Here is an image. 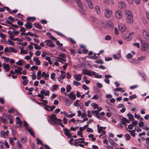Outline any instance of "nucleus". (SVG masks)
Returning a JSON list of instances; mask_svg holds the SVG:
<instances>
[{
	"label": "nucleus",
	"mask_w": 149,
	"mask_h": 149,
	"mask_svg": "<svg viewBox=\"0 0 149 149\" xmlns=\"http://www.w3.org/2000/svg\"><path fill=\"white\" fill-rule=\"evenodd\" d=\"M104 15L107 18L111 17L112 15V11L109 9L105 8L104 10Z\"/></svg>",
	"instance_id": "423d86ee"
},
{
	"label": "nucleus",
	"mask_w": 149,
	"mask_h": 149,
	"mask_svg": "<svg viewBox=\"0 0 149 149\" xmlns=\"http://www.w3.org/2000/svg\"><path fill=\"white\" fill-rule=\"evenodd\" d=\"M26 130H28V132L31 135L33 136L34 137H35L34 133L32 128L29 127V128H28Z\"/></svg>",
	"instance_id": "5701e85b"
},
{
	"label": "nucleus",
	"mask_w": 149,
	"mask_h": 149,
	"mask_svg": "<svg viewBox=\"0 0 149 149\" xmlns=\"http://www.w3.org/2000/svg\"><path fill=\"white\" fill-rule=\"evenodd\" d=\"M119 30L122 32H123L126 29V27L125 25L123 24H120L118 26Z\"/></svg>",
	"instance_id": "ddd939ff"
},
{
	"label": "nucleus",
	"mask_w": 149,
	"mask_h": 149,
	"mask_svg": "<svg viewBox=\"0 0 149 149\" xmlns=\"http://www.w3.org/2000/svg\"><path fill=\"white\" fill-rule=\"evenodd\" d=\"M86 76H85L83 77V79L84 80L86 83V84H88L90 82V81L89 80H88Z\"/></svg>",
	"instance_id": "79ce46f5"
},
{
	"label": "nucleus",
	"mask_w": 149,
	"mask_h": 149,
	"mask_svg": "<svg viewBox=\"0 0 149 149\" xmlns=\"http://www.w3.org/2000/svg\"><path fill=\"white\" fill-rule=\"evenodd\" d=\"M107 27L109 28H113V25L112 22L110 21H109L107 22Z\"/></svg>",
	"instance_id": "2f4dec72"
},
{
	"label": "nucleus",
	"mask_w": 149,
	"mask_h": 149,
	"mask_svg": "<svg viewBox=\"0 0 149 149\" xmlns=\"http://www.w3.org/2000/svg\"><path fill=\"white\" fill-rule=\"evenodd\" d=\"M1 58L2 59H4V61L6 62H8L9 60V58L8 57L2 56L1 57Z\"/></svg>",
	"instance_id": "de8ad7c7"
},
{
	"label": "nucleus",
	"mask_w": 149,
	"mask_h": 149,
	"mask_svg": "<svg viewBox=\"0 0 149 149\" xmlns=\"http://www.w3.org/2000/svg\"><path fill=\"white\" fill-rule=\"evenodd\" d=\"M22 61L24 62V61L19 60L18 62L16 63V64L19 66H22L23 64V63Z\"/></svg>",
	"instance_id": "4c0bfd02"
},
{
	"label": "nucleus",
	"mask_w": 149,
	"mask_h": 149,
	"mask_svg": "<svg viewBox=\"0 0 149 149\" xmlns=\"http://www.w3.org/2000/svg\"><path fill=\"white\" fill-rule=\"evenodd\" d=\"M24 26L26 28L31 29L32 27V23L29 22H27L24 24Z\"/></svg>",
	"instance_id": "aec40b11"
},
{
	"label": "nucleus",
	"mask_w": 149,
	"mask_h": 149,
	"mask_svg": "<svg viewBox=\"0 0 149 149\" xmlns=\"http://www.w3.org/2000/svg\"><path fill=\"white\" fill-rule=\"evenodd\" d=\"M65 134L68 137H71V134L70 132V130H68L67 128H65L63 130Z\"/></svg>",
	"instance_id": "dca6fc26"
},
{
	"label": "nucleus",
	"mask_w": 149,
	"mask_h": 149,
	"mask_svg": "<svg viewBox=\"0 0 149 149\" xmlns=\"http://www.w3.org/2000/svg\"><path fill=\"white\" fill-rule=\"evenodd\" d=\"M49 91L48 90L45 91V90H42L40 91L41 94H39L37 96L42 99L44 98V95L45 96H49Z\"/></svg>",
	"instance_id": "20e7f679"
},
{
	"label": "nucleus",
	"mask_w": 149,
	"mask_h": 149,
	"mask_svg": "<svg viewBox=\"0 0 149 149\" xmlns=\"http://www.w3.org/2000/svg\"><path fill=\"white\" fill-rule=\"evenodd\" d=\"M118 6L122 8L125 6V4L122 1L119 3Z\"/></svg>",
	"instance_id": "13d9d810"
},
{
	"label": "nucleus",
	"mask_w": 149,
	"mask_h": 149,
	"mask_svg": "<svg viewBox=\"0 0 149 149\" xmlns=\"http://www.w3.org/2000/svg\"><path fill=\"white\" fill-rule=\"evenodd\" d=\"M111 37L109 35H107L105 37V39L107 40H111Z\"/></svg>",
	"instance_id": "8fccbe9b"
},
{
	"label": "nucleus",
	"mask_w": 149,
	"mask_h": 149,
	"mask_svg": "<svg viewBox=\"0 0 149 149\" xmlns=\"http://www.w3.org/2000/svg\"><path fill=\"white\" fill-rule=\"evenodd\" d=\"M141 50L142 51H146L148 48V44L147 42L141 40Z\"/></svg>",
	"instance_id": "39448f33"
},
{
	"label": "nucleus",
	"mask_w": 149,
	"mask_h": 149,
	"mask_svg": "<svg viewBox=\"0 0 149 149\" xmlns=\"http://www.w3.org/2000/svg\"><path fill=\"white\" fill-rule=\"evenodd\" d=\"M0 119L1 121L3 122L4 124H6L8 123V120L6 119L1 117L0 118Z\"/></svg>",
	"instance_id": "e433bc0d"
},
{
	"label": "nucleus",
	"mask_w": 149,
	"mask_h": 149,
	"mask_svg": "<svg viewBox=\"0 0 149 149\" xmlns=\"http://www.w3.org/2000/svg\"><path fill=\"white\" fill-rule=\"evenodd\" d=\"M132 55L130 53L128 54L126 56V58H130L132 57Z\"/></svg>",
	"instance_id": "052dcab7"
},
{
	"label": "nucleus",
	"mask_w": 149,
	"mask_h": 149,
	"mask_svg": "<svg viewBox=\"0 0 149 149\" xmlns=\"http://www.w3.org/2000/svg\"><path fill=\"white\" fill-rule=\"evenodd\" d=\"M69 39L71 43L73 44H75L76 43L75 41L73 39L69 38Z\"/></svg>",
	"instance_id": "69168bd1"
},
{
	"label": "nucleus",
	"mask_w": 149,
	"mask_h": 149,
	"mask_svg": "<svg viewBox=\"0 0 149 149\" xmlns=\"http://www.w3.org/2000/svg\"><path fill=\"white\" fill-rule=\"evenodd\" d=\"M45 109L47 111H52L55 108V106L53 105L50 106L47 105H45Z\"/></svg>",
	"instance_id": "4468645a"
},
{
	"label": "nucleus",
	"mask_w": 149,
	"mask_h": 149,
	"mask_svg": "<svg viewBox=\"0 0 149 149\" xmlns=\"http://www.w3.org/2000/svg\"><path fill=\"white\" fill-rule=\"evenodd\" d=\"M127 115L130 120H132L134 119L133 115L132 114L130 113H128Z\"/></svg>",
	"instance_id": "a19ab883"
},
{
	"label": "nucleus",
	"mask_w": 149,
	"mask_h": 149,
	"mask_svg": "<svg viewBox=\"0 0 149 149\" xmlns=\"http://www.w3.org/2000/svg\"><path fill=\"white\" fill-rule=\"evenodd\" d=\"M87 3L89 8L90 9L93 8V5L91 1H90L87 2Z\"/></svg>",
	"instance_id": "c03bdc74"
},
{
	"label": "nucleus",
	"mask_w": 149,
	"mask_h": 149,
	"mask_svg": "<svg viewBox=\"0 0 149 149\" xmlns=\"http://www.w3.org/2000/svg\"><path fill=\"white\" fill-rule=\"evenodd\" d=\"M22 68L21 67H17V69L15 70V72L17 73V74H21V71L22 70Z\"/></svg>",
	"instance_id": "4be33fe9"
},
{
	"label": "nucleus",
	"mask_w": 149,
	"mask_h": 149,
	"mask_svg": "<svg viewBox=\"0 0 149 149\" xmlns=\"http://www.w3.org/2000/svg\"><path fill=\"white\" fill-rule=\"evenodd\" d=\"M29 80L28 79H25L22 82V84L23 85L25 86L28 83Z\"/></svg>",
	"instance_id": "0e129e2a"
},
{
	"label": "nucleus",
	"mask_w": 149,
	"mask_h": 149,
	"mask_svg": "<svg viewBox=\"0 0 149 149\" xmlns=\"http://www.w3.org/2000/svg\"><path fill=\"white\" fill-rule=\"evenodd\" d=\"M46 59L48 61L49 63L50 64V65L52 64V63L51 62V60L49 57H47V56L46 57Z\"/></svg>",
	"instance_id": "338daca9"
},
{
	"label": "nucleus",
	"mask_w": 149,
	"mask_h": 149,
	"mask_svg": "<svg viewBox=\"0 0 149 149\" xmlns=\"http://www.w3.org/2000/svg\"><path fill=\"white\" fill-rule=\"evenodd\" d=\"M126 17L125 19L127 23L128 24H131L133 22V14L131 11L126 10L125 12Z\"/></svg>",
	"instance_id": "f257e3e1"
},
{
	"label": "nucleus",
	"mask_w": 149,
	"mask_h": 149,
	"mask_svg": "<svg viewBox=\"0 0 149 149\" xmlns=\"http://www.w3.org/2000/svg\"><path fill=\"white\" fill-rule=\"evenodd\" d=\"M21 141L22 143H25L27 142V140L25 137H21L20 138Z\"/></svg>",
	"instance_id": "ea45409f"
},
{
	"label": "nucleus",
	"mask_w": 149,
	"mask_h": 149,
	"mask_svg": "<svg viewBox=\"0 0 149 149\" xmlns=\"http://www.w3.org/2000/svg\"><path fill=\"white\" fill-rule=\"evenodd\" d=\"M65 101L66 102V104L68 106H69L72 103L70 100L68 98L65 99Z\"/></svg>",
	"instance_id": "c756f323"
},
{
	"label": "nucleus",
	"mask_w": 149,
	"mask_h": 149,
	"mask_svg": "<svg viewBox=\"0 0 149 149\" xmlns=\"http://www.w3.org/2000/svg\"><path fill=\"white\" fill-rule=\"evenodd\" d=\"M93 75H94L95 76V77L97 78H100V79L102 77V76L101 75H99L98 74L96 73L95 72V74H93Z\"/></svg>",
	"instance_id": "49530a36"
},
{
	"label": "nucleus",
	"mask_w": 149,
	"mask_h": 149,
	"mask_svg": "<svg viewBox=\"0 0 149 149\" xmlns=\"http://www.w3.org/2000/svg\"><path fill=\"white\" fill-rule=\"evenodd\" d=\"M6 37V36L5 34L1 33H0V37L2 39H5Z\"/></svg>",
	"instance_id": "680f3d73"
},
{
	"label": "nucleus",
	"mask_w": 149,
	"mask_h": 149,
	"mask_svg": "<svg viewBox=\"0 0 149 149\" xmlns=\"http://www.w3.org/2000/svg\"><path fill=\"white\" fill-rule=\"evenodd\" d=\"M33 60L34 62H35L36 65H40L41 61L39 60L38 58L36 57L33 58Z\"/></svg>",
	"instance_id": "412c9836"
},
{
	"label": "nucleus",
	"mask_w": 149,
	"mask_h": 149,
	"mask_svg": "<svg viewBox=\"0 0 149 149\" xmlns=\"http://www.w3.org/2000/svg\"><path fill=\"white\" fill-rule=\"evenodd\" d=\"M31 44L34 45V48L36 49L40 50L41 48V47L37 44H34L31 42Z\"/></svg>",
	"instance_id": "473e14b6"
},
{
	"label": "nucleus",
	"mask_w": 149,
	"mask_h": 149,
	"mask_svg": "<svg viewBox=\"0 0 149 149\" xmlns=\"http://www.w3.org/2000/svg\"><path fill=\"white\" fill-rule=\"evenodd\" d=\"M97 54L95 53L93 54V56H91L90 57L91 59H96L98 58V56H96Z\"/></svg>",
	"instance_id": "58836bf2"
},
{
	"label": "nucleus",
	"mask_w": 149,
	"mask_h": 149,
	"mask_svg": "<svg viewBox=\"0 0 149 149\" xmlns=\"http://www.w3.org/2000/svg\"><path fill=\"white\" fill-rule=\"evenodd\" d=\"M109 142L110 144L113 146L116 147L117 146L116 143L112 139H109Z\"/></svg>",
	"instance_id": "bb28decb"
},
{
	"label": "nucleus",
	"mask_w": 149,
	"mask_h": 149,
	"mask_svg": "<svg viewBox=\"0 0 149 149\" xmlns=\"http://www.w3.org/2000/svg\"><path fill=\"white\" fill-rule=\"evenodd\" d=\"M145 58V56H141L138 58L137 59L138 61H142L144 60Z\"/></svg>",
	"instance_id": "e2e57ef3"
},
{
	"label": "nucleus",
	"mask_w": 149,
	"mask_h": 149,
	"mask_svg": "<svg viewBox=\"0 0 149 149\" xmlns=\"http://www.w3.org/2000/svg\"><path fill=\"white\" fill-rule=\"evenodd\" d=\"M130 62L131 63L134 64H137L139 63V61H138V59L136 60L134 58L132 59L131 60Z\"/></svg>",
	"instance_id": "7c9ffc66"
},
{
	"label": "nucleus",
	"mask_w": 149,
	"mask_h": 149,
	"mask_svg": "<svg viewBox=\"0 0 149 149\" xmlns=\"http://www.w3.org/2000/svg\"><path fill=\"white\" fill-rule=\"evenodd\" d=\"M135 130L138 132H139L141 131V129L138 126H136L135 127Z\"/></svg>",
	"instance_id": "bf43d9fd"
},
{
	"label": "nucleus",
	"mask_w": 149,
	"mask_h": 149,
	"mask_svg": "<svg viewBox=\"0 0 149 149\" xmlns=\"http://www.w3.org/2000/svg\"><path fill=\"white\" fill-rule=\"evenodd\" d=\"M95 11L97 14H99L100 12V9L99 7L98 6H96L94 7Z\"/></svg>",
	"instance_id": "c85d7f7f"
},
{
	"label": "nucleus",
	"mask_w": 149,
	"mask_h": 149,
	"mask_svg": "<svg viewBox=\"0 0 149 149\" xmlns=\"http://www.w3.org/2000/svg\"><path fill=\"white\" fill-rule=\"evenodd\" d=\"M120 123L123 124L124 126H126V124L127 123H130V121L129 120H128L126 118L124 117H121L120 118Z\"/></svg>",
	"instance_id": "6e6552de"
},
{
	"label": "nucleus",
	"mask_w": 149,
	"mask_h": 149,
	"mask_svg": "<svg viewBox=\"0 0 149 149\" xmlns=\"http://www.w3.org/2000/svg\"><path fill=\"white\" fill-rule=\"evenodd\" d=\"M79 7V10L80 12L83 14H86V7L81 2L80 0H75Z\"/></svg>",
	"instance_id": "f03ea898"
},
{
	"label": "nucleus",
	"mask_w": 149,
	"mask_h": 149,
	"mask_svg": "<svg viewBox=\"0 0 149 149\" xmlns=\"http://www.w3.org/2000/svg\"><path fill=\"white\" fill-rule=\"evenodd\" d=\"M56 115L52 114L51 115L48 116L47 120L49 123L51 125L56 124Z\"/></svg>",
	"instance_id": "7ed1b4c3"
},
{
	"label": "nucleus",
	"mask_w": 149,
	"mask_h": 149,
	"mask_svg": "<svg viewBox=\"0 0 149 149\" xmlns=\"http://www.w3.org/2000/svg\"><path fill=\"white\" fill-rule=\"evenodd\" d=\"M115 15L116 18L118 19H121L123 17L122 12L119 10H117L115 11Z\"/></svg>",
	"instance_id": "1a4fd4ad"
},
{
	"label": "nucleus",
	"mask_w": 149,
	"mask_h": 149,
	"mask_svg": "<svg viewBox=\"0 0 149 149\" xmlns=\"http://www.w3.org/2000/svg\"><path fill=\"white\" fill-rule=\"evenodd\" d=\"M83 72L84 74H86L89 76H91L95 74V72L92 71H89L86 69H82Z\"/></svg>",
	"instance_id": "0eeeda50"
},
{
	"label": "nucleus",
	"mask_w": 149,
	"mask_h": 149,
	"mask_svg": "<svg viewBox=\"0 0 149 149\" xmlns=\"http://www.w3.org/2000/svg\"><path fill=\"white\" fill-rule=\"evenodd\" d=\"M34 25L37 28L40 29H42V27L39 24L37 23H35L34 24Z\"/></svg>",
	"instance_id": "f704fd0d"
},
{
	"label": "nucleus",
	"mask_w": 149,
	"mask_h": 149,
	"mask_svg": "<svg viewBox=\"0 0 149 149\" xmlns=\"http://www.w3.org/2000/svg\"><path fill=\"white\" fill-rule=\"evenodd\" d=\"M91 106L93 107L94 109H96L98 108V105L95 103H92L91 104Z\"/></svg>",
	"instance_id": "603ef678"
},
{
	"label": "nucleus",
	"mask_w": 149,
	"mask_h": 149,
	"mask_svg": "<svg viewBox=\"0 0 149 149\" xmlns=\"http://www.w3.org/2000/svg\"><path fill=\"white\" fill-rule=\"evenodd\" d=\"M100 24L104 28H106L107 27V22L105 21H101Z\"/></svg>",
	"instance_id": "6ab92c4d"
},
{
	"label": "nucleus",
	"mask_w": 149,
	"mask_h": 149,
	"mask_svg": "<svg viewBox=\"0 0 149 149\" xmlns=\"http://www.w3.org/2000/svg\"><path fill=\"white\" fill-rule=\"evenodd\" d=\"M37 79L38 80L40 79L41 78L42 76L41 75V71H39L37 73Z\"/></svg>",
	"instance_id": "c9c22d12"
},
{
	"label": "nucleus",
	"mask_w": 149,
	"mask_h": 149,
	"mask_svg": "<svg viewBox=\"0 0 149 149\" xmlns=\"http://www.w3.org/2000/svg\"><path fill=\"white\" fill-rule=\"evenodd\" d=\"M142 34L146 40H149V33L146 29L142 30Z\"/></svg>",
	"instance_id": "9d476101"
},
{
	"label": "nucleus",
	"mask_w": 149,
	"mask_h": 149,
	"mask_svg": "<svg viewBox=\"0 0 149 149\" xmlns=\"http://www.w3.org/2000/svg\"><path fill=\"white\" fill-rule=\"evenodd\" d=\"M9 131L7 130L5 132L4 131H2L1 132V137L7 138H8V134Z\"/></svg>",
	"instance_id": "9b49d317"
},
{
	"label": "nucleus",
	"mask_w": 149,
	"mask_h": 149,
	"mask_svg": "<svg viewBox=\"0 0 149 149\" xmlns=\"http://www.w3.org/2000/svg\"><path fill=\"white\" fill-rule=\"evenodd\" d=\"M125 136V139L126 140H129L130 138V136L129 134H126Z\"/></svg>",
	"instance_id": "6e6d98bb"
},
{
	"label": "nucleus",
	"mask_w": 149,
	"mask_h": 149,
	"mask_svg": "<svg viewBox=\"0 0 149 149\" xmlns=\"http://www.w3.org/2000/svg\"><path fill=\"white\" fill-rule=\"evenodd\" d=\"M8 33L9 34V37L12 40H13V39H14V35L13 32L12 31H9L8 32Z\"/></svg>",
	"instance_id": "a878e982"
},
{
	"label": "nucleus",
	"mask_w": 149,
	"mask_h": 149,
	"mask_svg": "<svg viewBox=\"0 0 149 149\" xmlns=\"http://www.w3.org/2000/svg\"><path fill=\"white\" fill-rule=\"evenodd\" d=\"M115 91H121V92H124L125 91L124 90H123V88H121L119 87L117 88H116L115 89Z\"/></svg>",
	"instance_id": "a18cd8bd"
},
{
	"label": "nucleus",
	"mask_w": 149,
	"mask_h": 149,
	"mask_svg": "<svg viewBox=\"0 0 149 149\" xmlns=\"http://www.w3.org/2000/svg\"><path fill=\"white\" fill-rule=\"evenodd\" d=\"M84 138H79V139H76L74 140V142L75 143V144L77 145V144H78V143H84L85 141H84Z\"/></svg>",
	"instance_id": "2eb2a0df"
},
{
	"label": "nucleus",
	"mask_w": 149,
	"mask_h": 149,
	"mask_svg": "<svg viewBox=\"0 0 149 149\" xmlns=\"http://www.w3.org/2000/svg\"><path fill=\"white\" fill-rule=\"evenodd\" d=\"M73 84L74 85L77 86L81 85L80 83L79 82H77L76 81H74L73 82Z\"/></svg>",
	"instance_id": "09e8293b"
},
{
	"label": "nucleus",
	"mask_w": 149,
	"mask_h": 149,
	"mask_svg": "<svg viewBox=\"0 0 149 149\" xmlns=\"http://www.w3.org/2000/svg\"><path fill=\"white\" fill-rule=\"evenodd\" d=\"M24 125L25 127L26 130L30 127L27 123L25 121H24Z\"/></svg>",
	"instance_id": "37998d69"
},
{
	"label": "nucleus",
	"mask_w": 149,
	"mask_h": 149,
	"mask_svg": "<svg viewBox=\"0 0 149 149\" xmlns=\"http://www.w3.org/2000/svg\"><path fill=\"white\" fill-rule=\"evenodd\" d=\"M91 113L93 114H95L96 116H97L98 115V111H91Z\"/></svg>",
	"instance_id": "864d4df0"
},
{
	"label": "nucleus",
	"mask_w": 149,
	"mask_h": 149,
	"mask_svg": "<svg viewBox=\"0 0 149 149\" xmlns=\"http://www.w3.org/2000/svg\"><path fill=\"white\" fill-rule=\"evenodd\" d=\"M68 97L71 99L74 100L76 98L75 94H73L72 93H71L68 95Z\"/></svg>",
	"instance_id": "b1692460"
},
{
	"label": "nucleus",
	"mask_w": 149,
	"mask_h": 149,
	"mask_svg": "<svg viewBox=\"0 0 149 149\" xmlns=\"http://www.w3.org/2000/svg\"><path fill=\"white\" fill-rule=\"evenodd\" d=\"M82 75L81 74H75L74 76V78L77 81H80L81 79Z\"/></svg>",
	"instance_id": "a211bd4d"
},
{
	"label": "nucleus",
	"mask_w": 149,
	"mask_h": 149,
	"mask_svg": "<svg viewBox=\"0 0 149 149\" xmlns=\"http://www.w3.org/2000/svg\"><path fill=\"white\" fill-rule=\"evenodd\" d=\"M65 74H61L58 78V80L60 81V80L64 79L65 77Z\"/></svg>",
	"instance_id": "72a5a7b5"
},
{
	"label": "nucleus",
	"mask_w": 149,
	"mask_h": 149,
	"mask_svg": "<svg viewBox=\"0 0 149 149\" xmlns=\"http://www.w3.org/2000/svg\"><path fill=\"white\" fill-rule=\"evenodd\" d=\"M91 19L94 22L97 23V20L93 17L91 16Z\"/></svg>",
	"instance_id": "4d7b16f0"
},
{
	"label": "nucleus",
	"mask_w": 149,
	"mask_h": 149,
	"mask_svg": "<svg viewBox=\"0 0 149 149\" xmlns=\"http://www.w3.org/2000/svg\"><path fill=\"white\" fill-rule=\"evenodd\" d=\"M6 118H8V119L10 120L13 119V116L10 115H6Z\"/></svg>",
	"instance_id": "774afa93"
},
{
	"label": "nucleus",
	"mask_w": 149,
	"mask_h": 149,
	"mask_svg": "<svg viewBox=\"0 0 149 149\" xmlns=\"http://www.w3.org/2000/svg\"><path fill=\"white\" fill-rule=\"evenodd\" d=\"M66 91L67 92H69L70 91V90L71 89V86L70 84H68L66 86Z\"/></svg>",
	"instance_id": "3c124183"
},
{
	"label": "nucleus",
	"mask_w": 149,
	"mask_h": 149,
	"mask_svg": "<svg viewBox=\"0 0 149 149\" xmlns=\"http://www.w3.org/2000/svg\"><path fill=\"white\" fill-rule=\"evenodd\" d=\"M57 59H58V61L60 62H61L63 64H65V63H64V62H65L66 61V60L64 58H62L61 57H57Z\"/></svg>",
	"instance_id": "cd10ccee"
},
{
	"label": "nucleus",
	"mask_w": 149,
	"mask_h": 149,
	"mask_svg": "<svg viewBox=\"0 0 149 149\" xmlns=\"http://www.w3.org/2000/svg\"><path fill=\"white\" fill-rule=\"evenodd\" d=\"M3 68L6 71H8L10 69L9 65L8 64H6L5 63L3 64Z\"/></svg>",
	"instance_id": "f3484780"
},
{
	"label": "nucleus",
	"mask_w": 149,
	"mask_h": 149,
	"mask_svg": "<svg viewBox=\"0 0 149 149\" xmlns=\"http://www.w3.org/2000/svg\"><path fill=\"white\" fill-rule=\"evenodd\" d=\"M38 69V67L36 65H34L31 67L30 69V70H33L34 69L37 70Z\"/></svg>",
	"instance_id": "5fc2aeb1"
},
{
	"label": "nucleus",
	"mask_w": 149,
	"mask_h": 149,
	"mask_svg": "<svg viewBox=\"0 0 149 149\" xmlns=\"http://www.w3.org/2000/svg\"><path fill=\"white\" fill-rule=\"evenodd\" d=\"M113 58L115 59H119L121 57V55L120 53H118L116 54H114L113 55Z\"/></svg>",
	"instance_id": "393cba45"
},
{
	"label": "nucleus",
	"mask_w": 149,
	"mask_h": 149,
	"mask_svg": "<svg viewBox=\"0 0 149 149\" xmlns=\"http://www.w3.org/2000/svg\"><path fill=\"white\" fill-rule=\"evenodd\" d=\"M45 43H47V46L49 47H54L55 46V45L50 40H46L45 41Z\"/></svg>",
	"instance_id": "f8f14e48"
}]
</instances>
